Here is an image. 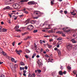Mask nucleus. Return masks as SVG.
I'll return each instance as SVG.
<instances>
[{
	"label": "nucleus",
	"mask_w": 77,
	"mask_h": 77,
	"mask_svg": "<svg viewBox=\"0 0 77 77\" xmlns=\"http://www.w3.org/2000/svg\"><path fill=\"white\" fill-rule=\"evenodd\" d=\"M33 14L35 15V16H37V17L34 18L35 19L38 18V17H41V13L39 11H35L33 12Z\"/></svg>",
	"instance_id": "1"
},
{
	"label": "nucleus",
	"mask_w": 77,
	"mask_h": 77,
	"mask_svg": "<svg viewBox=\"0 0 77 77\" xmlns=\"http://www.w3.org/2000/svg\"><path fill=\"white\" fill-rule=\"evenodd\" d=\"M63 31L65 32H68L70 31V28L68 27H65L63 28Z\"/></svg>",
	"instance_id": "2"
},
{
	"label": "nucleus",
	"mask_w": 77,
	"mask_h": 77,
	"mask_svg": "<svg viewBox=\"0 0 77 77\" xmlns=\"http://www.w3.org/2000/svg\"><path fill=\"white\" fill-rule=\"evenodd\" d=\"M33 29V26L32 25H29L28 26L27 30H32Z\"/></svg>",
	"instance_id": "3"
},
{
	"label": "nucleus",
	"mask_w": 77,
	"mask_h": 77,
	"mask_svg": "<svg viewBox=\"0 0 77 77\" xmlns=\"http://www.w3.org/2000/svg\"><path fill=\"white\" fill-rule=\"evenodd\" d=\"M20 5L18 4H14L13 5V7L15 9H18L20 8L19 7H20Z\"/></svg>",
	"instance_id": "4"
},
{
	"label": "nucleus",
	"mask_w": 77,
	"mask_h": 77,
	"mask_svg": "<svg viewBox=\"0 0 77 77\" xmlns=\"http://www.w3.org/2000/svg\"><path fill=\"white\" fill-rule=\"evenodd\" d=\"M14 64H10V67L11 68L13 71H14V72H15V69L14 68Z\"/></svg>",
	"instance_id": "5"
},
{
	"label": "nucleus",
	"mask_w": 77,
	"mask_h": 77,
	"mask_svg": "<svg viewBox=\"0 0 77 77\" xmlns=\"http://www.w3.org/2000/svg\"><path fill=\"white\" fill-rule=\"evenodd\" d=\"M37 63L39 67H41L42 66V63L39 60H38L37 61Z\"/></svg>",
	"instance_id": "6"
},
{
	"label": "nucleus",
	"mask_w": 77,
	"mask_h": 77,
	"mask_svg": "<svg viewBox=\"0 0 77 77\" xmlns=\"http://www.w3.org/2000/svg\"><path fill=\"white\" fill-rule=\"evenodd\" d=\"M67 47L69 50H71L72 49V45L69 44L67 46Z\"/></svg>",
	"instance_id": "7"
},
{
	"label": "nucleus",
	"mask_w": 77,
	"mask_h": 77,
	"mask_svg": "<svg viewBox=\"0 0 77 77\" xmlns=\"http://www.w3.org/2000/svg\"><path fill=\"white\" fill-rule=\"evenodd\" d=\"M28 4L29 5H35V2L34 1H30L28 3Z\"/></svg>",
	"instance_id": "8"
},
{
	"label": "nucleus",
	"mask_w": 77,
	"mask_h": 77,
	"mask_svg": "<svg viewBox=\"0 0 77 77\" xmlns=\"http://www.w3.org/2000/svg\"><path fill=\"white\" fill-rule=\"evenodd\" d=\"M71 42H72V43H76L77 42L75 41V39H72L70 40Z\"/></svg>",
	"instance_id": "9"
},
{
	"label": "nucleus",
	"mask_w": 77,
	"mask_h": 77,
	"mask_svg": "<svg viewBox=\"0 0 77 77\" xmlns=\"http://www.w3.org/2000/svg\"><path fill=\"white\" fill-rule=\"evenodd\" d=\"M15 51L16 52V53H17L19 55H20L21 53H20V52L19 51H18L17 50V49H16L15 50Z\"/></svg>",
	"instance_id": "10"
},
{
	"label": "nucleus",
	"mask_w": 77,
	"mask_h": 77,
	"mask_svg": "<svg viewBox=\"0 0 77 77\" xmlns=\"http://www.w3.org/2000/svg\"><path fill=\"white\" fill-rule=\"evenodd\" d=\"M29 0H22L20 1V2L21 3H23V2H27L28 1H29Z\"/></svg>",
	"instance_id": "11"
},
{
	"label": "nucleus",
	"mask_w": 77,
	"mask_h": 77,
	"mask_svg": "<svg viewBox=\"0 0 77 77\" xmlns=\"http://www.w3.org/2000/svg\"><path fill=\"white\" fill-rule=\"evenodd\" d=\"M59 75H63V73L62 72V71H59Z\"/></svg>",
	"instance_id": "12"
},
{
	"label": "nucleus",
	"mask_w": 77,
	"mask_h": 77,
	"mask_svg": "<svg viewBox=\"0 0 77 77\" xmlns=\"http://www.w3.org/2000/svg\"><path fill=\"white\" fill-rule=\"evenodd\" d=\"M47 45L48 48H50L52 47V45H49V44H48V43H47Z\"/></svg>",
	"instance_id": "13"
},
{
	"label": "nucleus",
	"mask_w": 77,
	"mask_h": 77,
	"mask_svg": "<svg viewBox=\"0 0 77 77\" xmlns=\"http://www.w3.org/2000/svg\"><path fill=\"white\" fill-rule=\"evenodd\" d=\"M70 13H71V14L72 15L75 16L76 15V13H74V11H73L72 12H71Z\"/></svg>",
	"instance_id": "14"
},
{
	"label": "nucleus",
	"mask_w": 77,
	"mask_h": 77,
	"mask_svg": "<svg viewBox=\"0 0 77 77\" xmlns=\"http://www.w3.org/2000/svg\"><path fill=\"white\" fill-rule=\"evenodd\" d=\"M54 2V0H52V1H51V5H54V3H53V2Z\"/></svg>",
	"instance_id": "15"
},
{
	"label": "nucleus",
	"mask_w": 77,
	"mask_h": 77,
	"mask_svg": "<svg viewBox=\"0 0 77 77\" xmlns=\"http://www.w3.org/2000/svg\"><path fill=\"white\" fill-rule=\"evenodd\" d=\"M1 53L3 54L4 56H6V54L3 51H1Z\"/></svg>",
	"instance_id": "16"
},
{
	"label": "nucleus",
	"mask_w": 77,
	"mask_h": 77,
	"mask_svg": "<svg viewBox=\"0 0 77 77\" xmlns=\"http://www.w3.org/2000/svg\"><path fill=\"white\" fill-rule=\"evenodd\" d=\"M6 57L7 58V59H9V60H10V59H11V57L8 56H6Z\"/></svg>",
	"instance_id": "17"
},
{
	"label": "nucleus",
	"mask_w": 77,
	"mask_h": 77,
	"mask_svg": "<svg viewBox=\"0 0 77 77\" xmlns=\"http://www.w3.org/2000/svg\"><path fill=\"white\" fill-rule=\"evenodd\" d=\"M36 54H33V55L32 56V59H33V58L35 57V56H36Z\"/></svg>",
	"instance_id": "18"
},
{
	"label": "nucleus",
	"mask_w": 77,
	"mask_h": 77,
	"mask_svg": "<svg viewBox=\"0 0 77 77\" xmlns=\"http://www.w3.org/2000/svg\"><path fill=\"white\" fill-rule=\"evenodd\" d=\"M19 28V26H16L14 28V29H18Z\"/></svg>",
	"instance_id": "19"
},
{
	"label": "nucleus",
	"mask_w": 77,
	"mask_h": 77,
	"mask_svg": "<svg viewBox=\"0 0 77 77\" xmlns=\"http://www.w3.org/2000/svg\"><path fill=\"white\" fill-rule=\"evenodd\" d=\"M13 18H14V20H16L17 19V17H16L15 15H13Z\"/></svg>",
	"instance_id": "20"
},
{
	"label": "nucleus",
	"mask_w": 77,
	"mask_h": 77,
	"mask_svg": "<svg viewBox=\"0 0 77 77\" xmlns=\"http://www.w3.org/2000/svg\"><path fill=\"white\" fill-rule=\"evenodd\" d=\"M41 74L39 73H38L37 74V75L38 76V77H41Z\"/></svg>",
	"instance_id": "21"
},
{
	"label": "nucleus",
	"mask_w": 77,
	"mask_h": 77,
	"mask_svg": "<svg viewBox=\"0 0 77 77\" xmlns=\"http://www.w3.org/2000/svg\"><path fill=\"white\" fill-rule=\"evenodd\" d=\"M14 66V69H15L17 68H18V65L17 64H16Z\"/></svg>",
	"instance_id": "22"
},
{
	"label": "nucleus",
	"mask_w": 77,
	"mask_h": 77,
	"mask_svg": "<svg viewBox=\"0 0 77 77\" xmlns=\"http://www.w3.org/2000/svg\"><path fill=\"white\" fill-rule=\"evenodd\" d=\"M20 65H21L23 66L25 65V64H24V63H23V62H21L20 63Z\"/></svg>",
	"instance_id": "23"
},
{
	"label": "nucleus",
	"mask_w": 77,
	"mask_h": 77,
	"mask_svg": "<svg viewBox=\"0 0 77 77\" xmlns=\"http://www.w3.org/2000/svg\"><path fill=\"white\" fill-rule=\"evenodd\" d=\"M73 73L74 74H76V73H77V71L76 70H74L73 72Z\"/></svg>",
	"instance_id": "24"
},
{
	"label": "nucleus",
	"mask_w": 77,
	"mask_h": 77,
	"mask_svg": "<svg viewBox=\"0 0 77 77\" xmlns=\"http://www.w3.org/2000/svg\"><path fill=\"white\" fill-rule=\"evenodd\" d=\"M67 68L69 70H71V68L69 66H68Z\"/></svg>",
	"instance_id": "25"
},
{
	"label": "nucleus",
	"mask_w": 77,
	"mask_h": 77,
	"mask_svg": "<svg viewBox=\"0 0 77 77\" xmlns=\"http://www.w3.org/2000/svg\"><path fill=\"white\" fill-rule=\"evenodd\" d=\"M26 52L27 53H30V51L29 50H27V49H26Z\"/></svg>",
	"instance_id": "26"
},
{
	"label": "nucleus",
	"mask_w": 77,
	"mask_h": 77,
	"mask_svg": "<svg viewBox=\"0 0 77 77\" xmlns=\"http://www.w3.org/2000/svg\"><path fill=\"white\" fill-rule=\"evenodd\" d=\"M11 61H12V62H14L15 59H14V58H11Z\"/></svg>",
	"instance_id": "27"
},
{
	"label": "nucleus",
	"mask_w": 77,
	"mask_h": 77,
	"mask_svg": "<svg viewBox=\"0 0 77 77\" xmlns=\"http://www.w3.org/2000/svg\"><path fill=\"white\" fill-rule=\"evenodd\" d=\"M7 31V30L6 29H4L2 30V32H6Z\"/></svg>",
	"instance_id": "28"
},
{
	"label": "nucleus",
	"mask_w": 77,
	"mask_h": 77,
	"mask_svg": "<svg viewBox=\"0 0 77 77\" xmlns=\"http://www.w3.org/2000/svg\"><path fill=\"white\" fill-rule=\"evenodd\" d=\"M48 33H53V30H51L50 31H48Z\"/></svg>",
	"instance_id": "29"
},
{
	"label": "nucleus",
	"mask_w": 77,
	"mask_h": 77,
	"mask_svg": "<svg viewBox=\"0 0 77 77\" xmlns=\"http://www.w3.org/2000/svg\"><path fill=\"white\" fill-rule=\"evenodd\" d=\"M36 32H38V30H35L33 31V33H36Z\"/></svg>",
	"instance_id": "30"
},
{
	"label": "nucleus",
	"mask_w": 77,
	"mask_h": 77,
	"mask_svg": "<svg viewBox=\"0 0 77 77\" xmlns=\"http://www.w3.org/2000/svg\"><path fill=\"white\" fill-rule=\"evenodd\" d=\"M57 40H59V41H60V40H62V38H61V37H59V38H57Z\"/></svg>",
	"instance_id": "31"
},
{
	"label": "nucleus",
	"mask_w": 77,
	"mask_h": 77,
	"mask_svg": "<svg viewBox=\"0 0 77 77\" xmlns=\"http://www.w3.org/2000/svg\"><path fill=\"white\" fill-rule=\"evenodd\" d=\"M37 71L38 73H40V72H41V70L40 69L37 70Z\"/></svg>",
	"instance_id": "32"
},
{
	"label": "nucleus",
	"mask_w": 77,
	"mask_h": 77,
	"mask_svg": "<svg viewBox=\"0 0 77 77\" xmlns=\"http://www.w3.org/2000/svg\"><path fill=\"white\" fill-rule=\"evenodd\" d=\"M58 54L59 56H60L61 55V52H58Z\"/></svg>",
	"instance_id": "33"
},
{
	"label": "nucleus",
	"mask_w": 77,
	"mask_h": 77,
	"mask_svg": "<svg viewBox=\"0 0 77 77\" xmlns=\"http://www.w3.org/2000/svg\"><path fill=\"white\" fill-rule=\"evenodd\" d=\"M24 68L26 70V69H27L28 68V67H27V66H25V67H24Z\"/></svg>",
	"instance_id": "34"
},
{
	"label": "nucleus",
	"mask_w": 77,
	"mask_h": 77,
	"mask_svg": "<svg viewBox=\"0 0 77 77\" xmlns=\"http://www.w3.org/2000/svg\"><path fill=\"white\" fill-rule=\"evenodd\" d=\"M66 71H64L63 72V74H66Z\"/></svg>",
	"instance_id": "35"
},
{
	"label": "nucleus",
	"mask_w": 77,
	"mask_h": 77,
	"mask_svg": "<svg viewBox=\"0 0 77 77\" xmlns=\"http://www.w3.org/2000/svg\"><path fill=\"white\" fill-rule=\"evenodd\" d=\"M50 36L49 35H44V37L45 38H48V37H49Z\"/></svg>",
	"instance_id": "36"
},
{
	"label": "nucleus",
	"mask_w": 77,
	"mask_h": 77,
	"mask_svg": "<svg viewBox=\"0 0 77 77\" xmlns=\"http://www.w3.org/2000/svg\"><path fill=\"white\" fill-rule=\"evenodd\" d=\"M28 77H32V75L30 73H29L28 75Z\"/></svg>",
	"instance_id": "37"
},
{
	"label": "nucleus",
	"mask_w": 77,
	"mask_h": 77,
	"mask_svg": "<svg viewBox=\"0 0 77 77\" xmlns=\"http://www.w3.org/2000/svg\"><path fill=\"white\" fill-rule=\"evenodd\" d=\"M32 75L33 76V77H35V76H36V75H35V73H32Z\"/></svg>",
	"instance_id": "38"
},
{
	"label": "nucleus",
	"mask_w": 77,
	"mask_h": 77,
	"mask_svg": "<svg viewBox=\"0 0 77 77\" xmlns=\"http://www.w3.org/2000/svg\"><path fill=\"white\" fill-rule=\"evenodd\" d=\"M62 42H58V45H60L61 44H62Z\"/></svg>",
	"instance_id": "39"
},
{
	"label": "nucleus",
	"mask_w": 77,
	"mask_h": 77,
	"mask_svg": "<svg viewBox=\"0 0 77 77\" xmlns=\"http://www.w3.org/2000/svg\"><path fill=\"white\" fill-rule=\"evenodd\" d=\"M27 39H30V38H31V36H28L27 37Z\"/></svg>",
	"instance_id": "40"
},
{
	"label": "nucleus",
	"mask_w": 77,
	"mask_h": 77,
	"mask_svg": "<svg viewBox=\"0 0 77 77\" xmlns=\"http://www.w3.org/2000/svg\"><path fill=\"white\" fill-rule=\"evenodd\" d=\"M12 45L13 46H14L15 45V42H13L12 43Z\"/></svg>",
	"instance_id": "41"
},
{
	"label": "nucleus",
	"mask_w": 77,
	"mask_h": 77,
	"mask_svg": "<svg viewBox=\"0 0 77 77\" xmlns=\"http://www.w3.org/2000/svg\"><path fill=\"white\" fill-rule=\"evenodd\" d=\"M53 42V39H51L49 40V42Z\"/></svg>",
	"instance_id": "42"
},
{
	"label": "nucleus",
	"mask_w": 77,
	"mask_h": 77,
	"mask_svg": "<svg viewBox=\"0 0 77 77\" xmlns=\"http://www.w3.org/2000/svg\"><path fill=\"white\" fill-rule=\"evenodd\" d=\"M62 36H66L65 35V34H63V33H62Z\"/></svg>",
	"instance_id": "43"
},
{
	"label": "nucleus",
	"mask_w": 77,
	"mask_h": 77,
	"mask_svg": "<svg viewBox=\"0 0 77 77\" xmlns=\"http://www.w3.org/2000/svg\"><path fill=\"white\" fill-rule=\"evenodd\" d=\"M24 13H25V14H28L29 12L27 11H25L24 12Z\"/></svg>",
	"instance_id": "44"
},
{
	"label": "nucleus",
	"mask_w": 77,
	"mask_h": 77,
	"mask_svg": "<svg viewBox=\"0 0 77 77\" xmlns=\"http://www.w3.org/2000/svg\"><path fill=\"white\" fill-rule=\"evenodd\" d=\"M3 50H2V49L0 47V52L1 53L2 51Z\"/></svg>",
	"instance_id": "45"
},
{
	"label": "nucleus",
	"mask_w": 77,
	"mask_h": 77,
	"mask_svg": "<svg viewBox=\"0 0 77 77\" xmlns=\"http://www.w3.org/2000/svg\"><path fill=\"white\" fill-rule=\"evenodd\" d=\"M25 57L27 59H28V58H29V57H28V56L27 55H26L25 56Z\"/></svg>",
	"instance_id": "46"
},
{
	"label": "nucleus",
	"mask_w": 77,
	"mask_h": 77,
	"mask_svg": "<svg viewBox=\"0 0 77 77\" xmlns=\"http://www.w3.org/2000/svg\"><path fill=\"white\" fill-rule=\"evenodd\" d=\"M8 15L9 17H10V18L12 17V15H11L10 14H8Z\"/></svg>",
	"instance_id": "47"
},
{
	"label": "nucleus",
	"mask_w": 77,
	"mask_h": 77,
	"mask_svg": "<svg viewBox=\"0 0 77 77\" xmlns=\"http://www.w3.org/2000/svg\"><path fill=\"white\" fill-rule=\"evenodd\" d=\"M18 51H19V52H20V53H22V52H23L22 51H21V50H19Z\"/></svg>",
	"instance_id": "48"
},
{
	"label": "nucleus",
	"mask_w": 77,
	"mask_h": 77,
	"mask_svg": "<svg viewBox=\"0 0 77 77\" xmlns=\"http://www.w3.org/2000/svg\"><path fill=\"white\" fill-rule=\"evenodd\" d=\"M64 12L65 14H67V11H64Z\"/></svg>",
	"instance_id": "49"
},
{
	"label": "nucleus",
	"mask_w": 77,
	"mask_h": 77,
	"mask_svg": "<svg viewBox=\"0 0 77 77\" xmlns=\"http://www.w3.org/2000/svg\"><path fill=\"white\" fill-rule=\"evenodd\" d=\"M6 8L7 9H9V8H10V7L9 6H7L6 7Z\"/></svg>",
	"instance_id": "50"
},
{
	"label": "nucleus",
	"mask_w": 77,
	"mask_h": 77,
	"mask_svg": "<svg viewBox=\"0 0 77 77\" xmlns=\"http://www.w3.org/2000/svg\"><path fill=\"white\" fill-rule=\"evenodd\" d=\"M60 13H61V14H62V12H63V11H62V10H61L60 11Z\"/></svg>",
	"instance_id": "51"
},
{
	"label": "nucleus",
	"mask_w": 77,
	"mask_h": 77,
	"mask_svg": "<svg viewBox=\"0 0 77 77\" xmlns=\"http://www.w3.org/2000/svg\"><path fill=\"white\" fill-rule=\"evenodd\" d=\"M1 77H5V75H2L1 76Z\"/></svg>",
	"instance_id": "52"
},
{
	"label": "nucleus",
	"mask_w": 77,
	"mask_h": 77,
	"mask_svg": "<svg viewBox=\"0 0 77 77\" xmlns=\"http://www.w3.org/2000/svg\"><path fill=\"white\" fill-rule=\"evenodd\" d=\"M58 49H57V48H54V50L55 51H57V50Z\"/></svg>",
	"instance_id": "53"
},
{
	"label": "nucleus",
	"mask_w": 77,
	"mask_h": 77,
	"mask_svg": "<svg viewBox=\"0 0 77 77\" xmlns=\"http://www.w3.org/2000/svg\"><path fill=\"white\" fill-rule=\"evenodd\" d=\"M8 23H10V24H11V20H8Z\"/></svg>",
	"instance_id": "54"
},
{
	"label": "nucleus",
	"mask_w": 77,
	"mask_h": 77,
	"mask_svg": "<svg viewBox=\"0 0 77 77\" xmlns=\"http://www.w3.org/2000/svg\"><path fill=\"white\" fill-rule=\"evenodd\" d=\"M57 51L58 53L60 52V51L58 49H57Z\"/></svg>",
	"instance_id": "55"
},
{
	"label": "nucleus",
	"mask_w": 77,
	"mask_h": 77,
	"mask_svg": "<svg viewBox=\"0 0 77 77\" xmlns=\"http://www.w3.org/2000/svg\"><path fill=\"white\" fill-rule=\"evenodd\" d=\"M27 39H28L27 37L23 39V40H24V41H26V40H27Z\"/></svg>",
	"instance_id": "56"
},
{
	"label": "nucleus",
	"mask_w": 77,
	"mask_h": 77,
	"mask_svg": "<svg viewBox=\"0 0 77 77\" xmlns=\"http://www.w3.org/2000/svg\"><path fill=\"white\" fill-rule=\"evenodd\" d=\"M16 31H17V32H21V30H20V29L17 30Z\"/></svg>",
	"instance_id": "57"
},
{
	"label": "nucleus",
	"mask_w": 77,
	"mask_h": 77,
	"mask_svg": "<svg viewBox=\"0 0 77 77\" xmlns=\"http://www.w3.org/2000/svg\"><path fill=\"white\" fill-rule=\"evenodd\" d=\"M23 16H24V15L22 14V15H20L19 17L21 18V17H23Z\"/></svg>",
	"instance_id": "58"
},
{
	"label": "nucleus",
	"mask_w": 77,
	"mask_h": 77,
	"mask_svg": "<svg viewBox=\"0 0 77 77\" xmlns=\"http://www.w3.org/2000/svg\"><path fill=\"white\" fill-rule=\"evenodd\" d=\"M22 69H23V68L21 67H20V71L22 70Z\"/></svg>",
	"instance_id": "59"
},
{
	"label": "nucleus",
	"mask_w": 77,
	"mask_h": 77,
	"mask_svg": "<svg viewBox=\"0 0 77 77\" xmlns=\"http://www.w3.org/2000/svg\"><path fill=\"white\" fill-rule=\"evenodd\" d=\"M63 33V32L60 31V34H62Z\"/></svg>",
	"instance_id": "60"
},
{
	"label": "nucleus",
	"mask_w": 77,
	"mask_h": 77,
	"mask_svg": "<svg viewBox=\"0 0 77 77\" xmlns=\"http://www.w3.org/2000/svg\"><path fill=\"white\" fill-rule=\"evenodd\" d=\"M29 20H30V19H28L27 20H26V21H27V22H28V21H29Z\"/></svg>",
	"instance_id": "61"
},
{
	"label": "nucleus",
	"mask_w": 77,
	"mask_h": 77,
	"mask_svg": "<svg viewBox=\"0 0 77 77\" xmlns=\"http://www.w3.org/2000/svg\"><path fill=\"white\" fill-rule=\"evenodd\" d=\"M23 73H26V70H25L23 71Z\"/></svg>",
	"instance_id": "62"
},
{
	"label": "nucleus",
	"mask_w": 77,
	"mask_h": 77,
	"mask_svg": "<svg viewBox=\"0 0 77 77\" xmlns=\"http://www.w3.org/2000/svg\"><path fill=\"white\" fill-rule=\"evenodd\" d=\"M57 48H59V45H57Z\"/></svg>",
	"instance_id": "63"
},
{
	"label": "nucleus",
	"mask_w": 77,
	"mask_h": 77,
	"mask_svg": "<svg viewBox=\"0 0 77 77\" xmlns=\"http://www.w3.org/2000/svg\"><path fill=\"white\" fill-rule=\"evenodd\" d=\"M23 75H24V76H26V74H25V73H23Z\"/></svg>",
	"instance_id": "64"
}]
</instances>
